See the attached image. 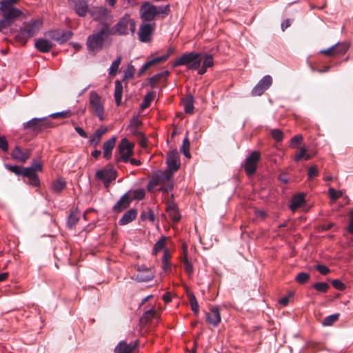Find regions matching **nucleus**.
Here are the masks:
<instances>
[{"label": "nucleus", "mask_w": 353, "mask_h": 353, "mask_svg": "<svg viewBox=\"0 0 353 353\" xmlns=\"http://www.w3.org/2000/svg\"><path fill=\"white\" fill-rule=\"evenodd\" d=\"M112 33L108 23L103 24L101 29L97 32L89 35L86 41V46L90 52L96 54L104 47L105 42Z\"/></svg>", "instance_id": "obj_1"}, {"label": "nucleus", "mask_w": 353, "mask_h": 353, "mask_svg": "<svg viewBox=\"0 0 353 353\" xmlns=\"http://www.w3.org/2000/svg\"><path fill=\"white\" fill-rule=\"evenodd\" d=\"M158 185L160 186L159 190L163 193H168L172 190V173L170 170L153 174L148 183L147 190L152 192L154 188Z\"/></svg>", "instance_id": "obj_2"}, {"label": "nucleus", "mask_w": 353, "mask_h": 353, "mask_svg": "<svg viewBox=\"0 0 353 353\" xmlns=\"http://www.w3.org/2000/svg\"><path fill=\"white\" fill-rule=\"evenodd\" d=\"M1 19H0V32L9 27L21 14V10L14 7L13 3L17 1H0Z\"/></svg>", "instance_id": "obj_3"}, {"label": "nucleus", "mask_w": 353, "mask_h": 353, "mask_svg": "<svg viewBox=\"0 0 353 353\" xmlns=\"http://www.w3.org/2000/svg\"><path fill=\"white\" fill-rule=\"evenodd\" d=\"M169 12V5L156 6L151 4L149 1H145L140 8L139 15L144 22L150 23L154 20L156 17L162 14V17H164L168 15Z\"/></svg>", "instance_id": "obj_4"}, {"label": "nucleus", "mask_w": 353, "mask_h": 353, "mask_svg": "<svg viewBox=\"0 0 353 353\" xmlns=\"http://www.w3.org/2000/svg\"><path fill=\"white\" fill-rule=\"evenodd\" d=\"M201 53L190 52L183 54L179 59L172 63L173 68L185 65L189 70H196L199 68L202 61Z\"/></svg>", "instance_id": "obj_5"}, {"label": "nucleus", "mask_w": 353, "mask_h": 353, "mask_svg": "<svg viewBox=\"0 0 353 353\" xmlns=\"http://www.w3.org/2000/svg\"><path fill=\"white\" fill-rule=\"evenodd\" d=\"M53 127L52 123L46 117L42 118H32L23 124V130H30L35 133H40Z\"/></svg>", "instance_id": "obj_6"}, {"label": "nucleus", "mask_w": 353, "mask_h": 353, "mask_svg": "<svg viewBox=\"0 0 353 353\" xmlns=\"http://www.w3.org/2000/svg\"><path fill=\"white\" fill-rule=\"evenodd\" d=\"M89 105L99 119L102 121L104 119V106L101 97L94 90L91 91L89 94Z\"/></svg>", "instance_id": "obj_7"}, {"label": "nucleus", "mask_w": 353, "mask_h": 353, "mask_svg": "<svg viewBox=\"0 0 353 353\" xmlns=\"http://www.w3.org/2000/svg\"><path fill=\"white\" fill-rule=\"evenodd\" d=\"M261 159L260 153L258 151H252L245 159L243 168L248 176H253L257 168V163Z\"/></svg>", "instance_id": "obj_8"}, {"label": "nucleus", "mask_w": 353, "mask_h": 353, "mask_svg": "<svg viewBox=\"0 0 353 353\" xmlns=\"http://www.w3.org/2000/svg\"><path fill=\"white\" fill-rule=\"evenodd\" d=\"M116 177L117 171L110 166H106L97 170L95 173L96 179L101 180L105 188H108L110 183L116 179Z\"/></svg>", "instance_id": "obj_9"}, {"label": "nucleus", "mask_w": 353, "mask_h": 353, "mask_svg": "<svg viewBox=\"0 0 353 353\" xmlns=\"http://www.w3.org/2000/svg\"><path fill=\"white\" fill-rule=\"evenodd\" d=\"M132 149L133 145L131 144L126 138H123L118 146L119 157H116L117 162H128L130 157L132 154L133 152Z\"/></svg>", "instance_id": "obj_10"}, {"label": "nucleus", "mask_w": 353, "mask_h": 353, "mask_svg": "<svg viewBox=\"0 0 353 353\" xmlns=\"http://www.w3.org/2000/svg\"><path fill=\"white\" fill-rule=\"evenodd\" d=\"M89 13L94 21L100 22L103 26L108 23L107 21L112 17L110 11L102 6L90 8Z\"/></svg>", "instance_id": "obj_11"}, {"label": "nucleus", "mask_w": 353, "mask_h": 353, "mask_svg": "<svg viewBox=\"0 0 353 353\" xmlns=\"http://www.w3.org/2000/svg\"><path fill=\"white\" fill-rule=\"evenodd\" d=\"M136 270L138 273L134 279L137 282H148L154 278L155 272L153 268H148L145 265H137Z\"/></svg>", "instance_id": "obj_12"}, {"label": "nucleus", "mask_w": 353, "mask_h": 353, "mask_svg": "<svg viewBox=\"0 0 353 353\" xmlns=\"http://www.w3.org/2000/svg\"><path fill=\"white\" fill-rule=\"evenodd\" d=\"M272 84V78L270 75L264 76L253 88L251 91L252 96H261L265 90H267Z\"/></svg>", "instance_id": "obj_13"}, {"label": "nucleus", "mask_w": 353, "mask_h": 353, "mask_svg": "<svg viewBox=\"0 0 353 353\" xmlns=\"http://www.w3.org/2000/svg\"><path fill=\"white\" fill-rule=\"evenodd\" d=\"M155 28L154 23H143L139 27V39L143 43L149 42L151 40V35Z\"/></svg>", "instance_id": "obj_14"}, {"label": "nucleus", "mask_w": 353, "mask_h": 353, "mask_svg": "<svg viewBox=\"0 0 353 353\" xmlns=\"http://www.w3.org/2000/svg\"><path fill=\"white\" fill-rule=\"evenodd\" d=\"M132 201V198L130 195V191L125 193L119 200L112 207V212L114 213H120L127 209Z\"/></svg>", "instance_id": "obj_15"}, {"label": "nucleus", "mask_w": 353, "mask_h": 353, "mask_svg": "<svg viewBox=\"0 0 353 353\" xmlns=\"http://www.w3.org/2000/svg\"><path fill=\"white\" fill-rule=\"evenodd\" d=\"M130 22V14H125L114 26L112 31L114 34L119 35H126L128 34V24Z\"/></svg>", "instance_id": "obj_16"}, {"label": "nucleus", "mask_w": 353, "mask_h": 353, "mask_svg": "<svg viewBox=\"0 0 353 353\" xmlns=\"http://www.w3.org/2000/svg\"><path fill=\"white\" fill-rule=\"evenodd\" d=\"M221 314L218 306H213L205 314V321L208 324L216 327L221 322Z\"/></svg>", "instance_id": "obj_17"}, {"label": "nucleus", "mask_w": 353, "mask_h": 353, "mask_svg": "<svg viewBox=\"0 0 353 353\" xmlns=\"http://www.w3.org/2000/svg\"><path fill=\"white\" fill-rule=\"evenodd\" d=\"M31 153V149L26 148L24 150H22L19 145H16L12 150L10 155L13 159L19 162L25 163L30 158Z\"/></svg>", "instance_id": "obj_18"}, {"label": "nucleus", "mask_w": 353, "mask_h": 353, "mask_svg": "<svg viewBox=\"0 0 353 353\" xmlns=\"http://www.w3.org/2000/svg\"><path fill=\"white\" fill-rule=\"evenodd\" d=\"M166 163L168 165L169 170L171 172L172 171L176 172L179 169V154L176 150H172L168 154L166 158Z\"/></svg>", "instance_id": "obj_19"}, {"label": "nucleus", "mask_w": 353, "mask_h": 353, "mask_svg": "<svg viewBox=\"0 0 353 353\" xmlns=\"http://www.w3.org/2000/svg\"><path fill=\"white\" fill-rule=\"evenodd\" d=\"M22 176L27 177L28 179V183L33 187L40 186V180L37 174V172L32 169L30 167H23Z\"/></svg>", "instance_id": "obj_20"}, {"label": "nucleus", "mask_w": 353, "mask_h": 353, "mask_svg": "<svg viewBox=\"0 0 353 353\" xmlns=\"http://www.w3.org/2000/svg\"><path fill=\"white\" fill-rule=\"evenodd\" d=\"M42 25V20L36 19L28 22L23 29L28 34V37H30V38H31L36 35L40 31Z\"/></svg>", "instance_id": "obj_21"}, {"label": "nucleus", "mask_w": 353, "mask_h": 353, "mask_svg": "<svg viewBox=\"0 0 353 353\" xmlns=\"http://www.w3.org/2000/svg\"><path fill=\"white\" fill-rule=\"evenodd\" d=\"M174 195H171V200L166 203V212L173 221L177 222L181 219L176 204L172 201Z\"/></svg>", "instance_id": "obj_22"}, {"label": "nucleus", "mask_w": 353, "mask_h": 353, "mask_svg": "<svg viewBox=\"0 0 353 353\" xmlns=\"http://www.w3.org/2000/svg\"><path fill=\"white\" fill-rule=\"evenodd\" d=\"M116 144V138L111 137L108 141H105L103 144V157L109 160L112 157V152Z\"/></svg>", "instance_id": "obj_23"}, {"label": "nucleus", "mask_w": 353, "mask_h": 353, "mask_svg": "<svg viewBox=\"0 0 353 353\" xmlns=\"http://www.w3.org/2000/svg\"><path fill=\"white\" fill-rule=\"evenodd\" d=\"M136 347V343H127L121 341L114 348V353H133V350Z\"/></svg>", "instance_id": "obj_24"}, {"label": "nucleus", "mask_w": 353, "mask_h": 353, "mask_svg": "<svg viewBox=\"0 0 353 353\" xmlns=\"http://www.w3.org/2000/svg\"><path fill=\"white\" fill-rule=\"evenodd\" d=\"M137 216V210L132 208L124 213L123 216L119 219V224L120 225H125L134 221Z\"/></svg>", "instance_id": "obj_25"}, {"label": "nucleus", "mask_w": 353, "mask_h": 353, "mask_svg": "<svg viewBox=\"0 0 353 353\" xmlns=\"http://www.w3.org/2000/svg\"><path fill=\"white\" fill-rule=\"evenodd\" d=\"M34 46L41 52L46 53L51 50L53 44L45 39H38L35 41Z\"/></svg>", "instance_id": "obj_26"}, {"label": "nucleus", "mask_w": 353, "mask_h": 353, "mask_svg": "<svg viewBox=\"0 0 353 353\" xmlns=\"http://www.w3.org/2000/svg\"><path fill=\"white\" fill-rule=\"evenodd\" d=\"M305 203V194L303 193H299L292 198L290 208L292 211L294 212L298 208L303 206Z\"/></svg>", "instance_id": "obj_27"}, {"label": "nucleus", "mask_w": 353, "mask_h": 353, "mask_svg": "<svg viewBox=\"0 0 353 353\" xmlns=\"http://www.w3.org/2000/svg\"><path fill=\"white\" fill-rule=\"evenodd\" d=\"M123 84L122 81L119 80H117L114 83V97L115 100V103L117 106L121 105V99L123 95Z\"/></svg>", "instance_id": "obj_28"}, {"label": "nucleus", "mask_w": 353, "mask_h": 353, "mask_svg": "<svg viewBox=\"0 0 353 353\" xmlns=\"http://www.w3.org/2000/svg\"><path fill=\"white\" fill-rule=\"evenodd\" d=\"M66 187V182L62 178H58L51 183L50 188L55 193L61 192Z\"/></svg>", "instance_id": "obj_29"}, {"label": "nucleus", "mask_w": 353, "mask_h": 353, "mask_svg": "<svg viewBox=\"0 0 353 353\" xmlns=\"http://www.w3.org/2000/svg\"><path fill=\"white\" fill-rule=\"evenodd\" d=\"M74 10L79 16H85L86 13L89 12L87 1H75Z\"/></svg>", "instance_id": "obj_30"}, {"label": "nucleus", "mask_w": 353, "mask_h": 353, "mask_svg": "<svg viewBox=\"0 0 353 353\" xmlns=\"http://www.w3.org/2000/svg\"><path fill=\"white\" fill-rule=\"evenodd\" d=\"M194 97L191 94L188 95L186 98L182 101L184 111L187 114H192L194 111Z\"/></svg>", "instance_id": "obj_31"}, {"label": "nucleus", "mask_w": 353, "mask_h": 353, "mask_svg": "<svg viewBox=\"0 0 353 353\" xmlns=\"http://www.w3.org/2000/svg\"><path fill=\"white\" fill-rule=\"evenodd\" d=\"M80 216L81 213L78 210H74L71 212V213L68 216L67 221L68 228L70 229L73 228L79 221Z\"/></svg>", "instance_id": "obj_32"}, {"label": "nucleus", "mask_w": 353, "mask_h": 353, "mask_svg": "<svg viewBox=\"0 0 353 353\" xmlns=\"http://www.w3.org/2000/svg\"><path fill=\"white\" fill-rule=\"evenodd\" d=\"M334 52L336 56H341L345 54L348 50L350 46L347 42H339L334 45Z\"/></svg>", "instance_id": "obj_33"}, {"label": "nucleus", "mask_w": 353, "mask_h": 353, "mask_svg": "<svg viewBox=\"0 0 353 353\" xmlns=\"http://www.w3.org/2000/svg\"><path fill=\"white\" fill-rule=\"evenodd\" d=\"M169 74L168 71H164L153 75L148 79L149 83L152 88H154L157 83L159 81L161 78L166 77Z\"/></svg>", "instance_id": "obj_34"}, {"label": "nucleus", "mask_w": 353, "mask_h": 353, "mask_svg": "<svg viewBox=\"0 0 353 353\" xmlns=\"http://www.w3.org/2000/svg\"><path fill=\"white\" fill-rule=\"evenodd\" d=\"M121 56H118L117 59L112 63L109 68V74L110 76L115 75L118 71L119 65L121 62Z\"/></svg>", "instance_id": "obj_35"}, {"label": "nucleus", "mask_w": 353, "mask_h": 353, "mask_svg": "<svg viewBox=\"0 0 353 353\" xmlns=\"http://www.w3.org/2000/svg\"><path fill=\"white\" fill-rule=\"evenodd\" d=\"M154 95H155V92L153 91L148 92L144 97V99L141 104V108L142 109H145V108H148L150 105Z\"/></svg>", "instance_id": "obj_36"}, {"label": "nucleus", "mask_w": 353, "mask_h": 353, "mask_svg": "<svg viewBox=\"0 0 353 353\" xmlns=\"http://www.w3.org/2000/svg\"><path fill=\"white\" fill-rule=\"evenodd\" d=\"M135 68L134 65L130 63L128 68L123 71V81H127L132 79L134 74Z\"/></svg>", "instance_id": "obj_37"}, {"label": "nucleus", "mask_w": 353, "mask_h": 353, "mask_svg": "<svg viewBox=\"0 0 353 353\" xmlns=\"http://www.w3.org/2000/svg\"><path fill=\"white\" fill-rule=\"evenodd\" d=\"M311 156L307 153V150L305 148H301L300 151L294 156V160L298 162L302 159L309 160Z\"/></svg>", "instance_id": "obj_38"}, {"label": "nucleus", "mask_w": 353, "mask_h": 353, "mask_svg": "<svg viewBox=\"0 0 353 353\" xmlns=\"http://www.w3.org/2000/svg\"><path fill=\"white\" fill-rule=\"evenodd\" d=\"M188 299L192 311L196 315L199 313V304L195 296L191 293L188 294Z\"/></svg>", "instance_id": "obj_39"}, {"label": "nucleus", "mask_w": 353, "mask_h": 353, "mask_svg": "<svg viewBox=\"0 0 353 353\" xmlns=\"http://www.w3.org/2000/svg\"><path fill=\"white\" fill-rule=\"evenodd\" d=\"M339 314L329 315L323 319L322 324L324 326H330L339 319Z\"/></svg>", "instance_id": "obj_40"}, {"label": "nucleus", "mask_w": 353, "mask_h": 353, "mask_svg": "<svg viewBox=\"0 0 353 353\" xmlns=\"http://www.w3.org/2000/svg\"><path fill=\"white\" fill-rule=\"evenodd\" d=\"M312 288L319 292L325 293L328 290L329 285L325 282H317L313 284Z\"/></svg>", "instance_id": "obj_41"}, {"label": "nucleus", "mask_w": 353, "mask_h": 353, "mask_svg": "<svg viewBox=\"0 0 353 353\" xmlns=\"http://www.w3.org/2000/svg\"><path fill=\"white\" fill-rule=\"evenodd\" d=\"M72 36V32L69 30H61L59 38V43L61 44L67 41H68Z\"/></svg>", "instance_id": "obj_42"}, {"label": "nucleus", "mask_w": 353, "mask_h": 353, "mask_svg": "<svg viewBox=\"0 0 353 353\" xmlns=\"http://www.w3.org/2000/svg\"><path fill=\"white\" fill-rule=\"evenodd\" d=\"M165 246V237H161L156 242L153 248V253L157 254L159 252L162 250Z\"/></svg>", "instance_id": "obj_43"}, {"label": "nucleus", "mask_w": 353, "mask_h": 353, "mask_svg": "<svg viewBox=\"0 0 353 353\" xmlns=\"http://www.w3.org/2000/svg\"><path fill=\"white\" fill-rule=\"evenodd\" d=\"M5 168L9 171L12 172L17 176H22L23 167L20 165H12L10 164H5Z\"/></svg>", "instance_id": "obj_44"}, {"label": "nucleus", "mask_w": 353, "mask_h": 353, "mask_svg": "<svg viewBox=\"0 0 353 353\" xmlns=\"http://www.w3.org/2000/svg\"><path fill=\"white\" fill-rule=\"evenodd\" d=\"M310 278V275L306 272L299 273L295 278V281L299 284H304L307 283Z\"/></svg>", "instance_id": "obj_45"}, {"label": "nucleus", "mask_w": 353, "mask_h": 353, "mask_svg": "<svg viewBox=\"0 0 353 353\" xmlns=\"http://www.w3.org/2000/svg\"><path fill=\"white\" fill-rule=\"evenodd\" d=\"M29 39L30 37H28L23 28L21 29L19 32L16 35V40L23 45L26 44Z\"/></svg>", "instance_id": "obj_46"}, {"label": "nucleus", "mask_w": 353, "mask_h": 353, "mask_svg": "<svg viewBox=\"0 0 353 353\" xmlns=\"http://www.w3.org/2000/svg\"><path fill=\"white\" fill-rule=\"evenodd\" d=\"M145 190L143 188H138V189L134 190L132 192V196H131L132 198V201L133 200L140 201L145 197Z\"/></svg>", "instance_id": "obj_47"}, {"label": "nucleus", "mask_w": 353, "mask_h": 353, "mask_svg": "<svg viewBox=\"0 0 353 353\" xmlns=\"http://www.w3.org/2000/svg\"><path fill=\"white\" fill-rule=\"evenodd\" d=\"M182 263L185 272L189 275L192 274L193 272V267L191 262L188 259L186 255L182 259Z\"/></svg>", "instance_id": "obj_48"}, {"label": "nucleus", "mask_w": 353, "mask_h": 353, "mask_svg": "<svg viewBox=\"0 0 353 353\" xmlns=\"http://www.w3.org/2000/svg\"><path fill=\"white\" fill-rule=\"evenodd\" d=\"M156 312L154 310H148L143 314L142 316L141 317V321L143 323H148L154 316Z\"/></svg>", "instance_id": "obj_49"}, {"label": "nucleus", "mask_w": 353, "mask_h": 353, "mask_svg": "<svg viewBox=\"0 0 353 353\" xmlns=\"http://www.w3.org/2000/svg\"><path fill=\"white\" fill-rule=\"evenodd\" d=\"M203 65L204 68H211L214 65V59L212 55L210 54H203Z\"/></svg>", "instance_id": "obj_50"}, {"label": "nucleus", "mask_w": 353, "mask_h": 353, "mask_svg": "<svg viewBox=\"0 0 353 353\" xmlns=\"http://www.w3.org/2000/svg\"><path fill=\"white\" fill-rule=\"evenodd\" d=\"M61 30H49L45 33V35L48 37L50 39L59 42V38Z\"/></svg>", "instance_id": "obj_51"}, {"label": "nucleus", "mask_w": 353, "mask_h": 353, "mask_svg": "<svg viewBox=\"0 0 353 353\" xmlns=\"http://www.w3.org/2000/svg\"><path fill=\"white\" fill-rule=\"evenodd\" d=\"M271 135H272V138L277 142L281 141L283 138V133L279 129L272 130Z\"/></svg>", "instance_id": "obj_52"}, {"label": "nucleus", "mask_w": 353, "mask_h": 353, "mask_svg": "<svg viewBox=\"0 0 353 353\" xmlns=\"http://www.w3.org/2000/svg\"><path fill=\"white\" fill-rule=\"evenodd\" d=\"M71 115L70 110H65V111H61L55 113H52L49 115L50 117L57 119V118H68Z\"/></svg>", "instance_id": "obj_53"}, {"label": "nucleus", "mask_w": 353, "mask_h": 353, "mask_svg": "<svg viewBox=\"0 0 353 353\" xmlns=\"http://www.w3.org/2000/svg\"><path fill=\"white\" fill-rule=\"evenodd\" d=\"M189 148H190V142L188 138H185L183 139V143L181 147V152L183 153V154L187 157H190V154L189 152Z\"/></svg>", "instance_id": "obj_54"}, {"label": "nucleus", "mask_w": 353, "mask_h": 353, "mask_svg": "<svg viewBox=\"0 0 353 353\" xmlns=\"http://www.w3.org/2000/svg\"><path fill=\"white\" fill-rule=\"evenodd\" d=\"M141 219L142 220L148 219L153 222L154 221V212L151 209H149L147 212H143L141 214Z\"/></svg>", "instance_id": "obj_55"}, {"label": "nucleus", "mask_w": 353, "mask_h": 353, "mask_svg": "<svg viewBox=\"0 0 353 353\" xmlns=\"http://www.w3.org/2000/svg\"><path fill=\"white\" fill-rule=\"evenodd\" d=\"M319 170L316 165L311 166L307 170V179L312 180L314 177L318 176Z\"/></svg>", "instance_id": "obj_56"}, {"label": "nucleus", "mask_w": 353, "mask_h": 353, "mask_svg": "<svg viewBox=\"0 0 353 353\" xmlns=\"http://www.w3.org/2000/svg\"><path fill=\"white\" fill-rule=\"evenodd\" d=\"M303 139V137L301 134H296L290 140L291 147L296 148L297 145L301 143Z\"/></svg>", "instance_id": "obj_57"}, {"label": "nucleus", "mask_w": 353, "mask_h": 353, "mask_svg": "<svg viewBox=\"0 0 353 353\" xmlns=\"http://www.w3.org/2000/svg\"><path fill=\"white\" fill-rule=\"evenodd\" d=\"M168 59V56H160L155 58L152 59L151 60L147 61L149 63L150 66H152L154 64H157L161 62H163Z\"/></svg>", "instance_id": "obj_58"}, {"label": "nucleus", "mask_w": 353, "mask_h": 353, "mask_svg": "<svg viewBox=\"0 0 353 353\" xmlns=\"http://www.w3.org/2000/svg\"><path fill=\"white\" fill-rule=\"evenodd\" d=\"M328 193L330 198L333 200H336L342 196V192L341 191H336L333 188H329Z\"/></svg>", "instance_id": "obj_59"}, {"label": "nucleus", "mask_w": 353, "mask_h": 353, "mask_svg": "<svg viewBox=\"0 0 353 353\" xmlns=\"http://www.w3.org/2000/svg\"><path fill=\"white\" fill-rule=\"evenodd\" d=\"M30 167L36 172H41L43 168L42 164L38 159H33Z\"/></svg>", "instance_id": "obj_60"}, {"label": "nucleus", "mask_w": 353, "mask_h": 353, "mask_svg": "<svg viewBox=\"0 0 353 353\" xmlns=\"http://www.w3.org/2000/svg\"><path fill=\"white\" fill-rule=\"evenodd\" d=\"M333 287L339 290H343L345 288V284L339 279H334L332 281Z\"/></svg>", "instance_id": "obj_61"}, {"label": "nucleus", "mask_w": 353, "mask_h": 353, "mask_svg": "<svg viewBox=\"0 0 353 353\" xmlns=\"http://www.w3.org/2000/svg\"><path fill=\"white\" fill-rule=\"evenodd\" d=\"M336 46H331L328 48L327 49L321 50L319 53L324 54L327 57H335V52H334V48Z\"/></svg>", "instance_id": "obj_62"}, {"label": "nucleus", "mask_w": 353, "mask_h": 353, "mask_svg": "<svg viewBox=\"0 0 353 353\" xmlns=\"http://www.w3.org/2000/svg\"><path fill=\"white\" fill-rule=\"evenodd\" d=\"M0 149L3 152H7L8 150V143L3 136H0Z\"/></svg>", "instance_id": "obj_63"}, {"label": "nucleus", "mask_w": 353, "mask_h": 353, "mask_svg": "<svg viewBox=\"0 0 353 353\" xmlns=\"http://www.w3.org/2000/svg\"><path fill=\"white\" fill-rule=\"evenodd\" d=\"M350 221L349 225L347 228V232L350 234H353V209H351L349 212Z\"/></svg>", "instance_id": "obj_64"}]
</instances>
